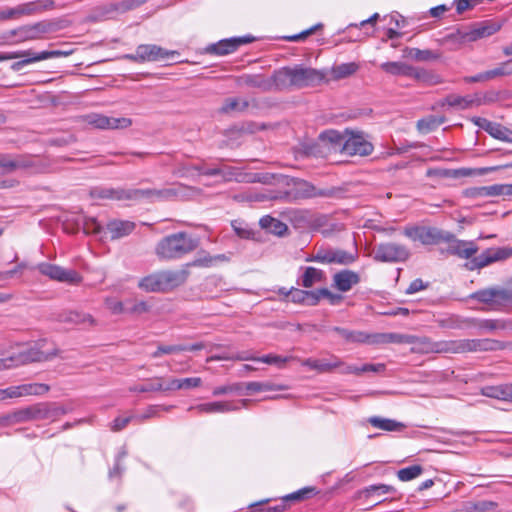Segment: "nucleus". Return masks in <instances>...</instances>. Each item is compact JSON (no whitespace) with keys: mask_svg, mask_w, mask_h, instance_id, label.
<instances>
[{"mask_svg":"<svg viewBox=\"0 0 512 512\" xmlns=\"http://www.w3.org/2000/svg\"><path fill=\"white\" fill-rule=\"evenodd\" d=\"M358 257L359 254L356 248L353 251H346L340 248L320 246L306 261L346 266L353 264Z\"/></svg>","mask_w":512,"mask_h":512,"instance_id":"nucleus-8","label":"nucleus"},{"mask_svg":"<svg viewBox=\"0 0 512 512\" xmlns=\"http://www.w3.org/2000/svg\"><path fill=\"white\" fill-rule=\"evenodd\" d=\"M445 116L428 115L419 119L416 123L417 130L422 134L434 131L437 127L446 122Z\"/></svg>","mask_w":512,"mask_h":512,"instance_id":"nucleus-39","label":"nucleus"},{"mask_svg":"<svg viewBox=\"0 0 512 512\" xmlns=\"http://www.w3.org/2000/svg\"><path fill=\"white\" fill-rule=\"evenodd\" d=\"M405 52L407 56L411 57L416 61H431L440 58V55L433 52L432 50H421L418 48H406Z\"/></svg>","mask_w":512,"mask_h":512,"instance_id":"nucleus-55","label":"nucleus"},{"mask_svg":"<svg viewBox=\"0 0 512 512\" xmlns=\"http://www.w3.org/2000/svg\"><path fill=\"white\" fill-rule=\"evenodd\" d=\"M481 394L489 398L511 401V384L485 386L481 389Z\"/></svg>","mask_w":512,"mask_h":512,"instance_id":"nucleus-37","label":"nucleus"},{"mask_svg":"<svg viewBox=\"0 0 512 512\" xmlns=\"http://www.w3.org/2000/svg\"><path fill=\"white\" fill-rule=\"evenodd\" d=\"M346 129L343 133L337 130H326L320 133L319 140L325 146L328 154L341 152L343 153V144L345 143Z\"/></svg>","mask_w":512,"mask_h":512,"instance_id":"nucleus-25","label":"nucleus"},{"mask_svg":"<svg viewBox=\"0 0 512 512\" xmlns=\"http://www.w3.org/2000/svg\"><path fill=\"white\" fill-rule=\"evenodd\" d=\"M45 344H46L45 340L38 341L30 349L21 351L18 354H16L15 358H16L17 366L25 365V364L33 363V362H44V361L50 360L54 356H56V354H57L56 350H52L50 352L43 350V347L45 346Z\"/></svg>","mask_w":512,"mask_h":512,"instance_id":"nucleus-16","label":"nucleus"},{"mask_svg":"<svg viewBox=\"0 0 512 512\" xmlns=\"http://www.w3.org/2000/svg\"><path fill=\"white\" fill-rule=\"evenodd\" d=\"M423 470L424 469L421 465H412L398 470L397 477L403 482L410 481L420 476L423 473Z\"/></svg>","mask_w":512,"mask_h":512,"instance_id":"nucleus-57","label":"nucleus"},{"mask_svg":"<svg viewBox=\"0 0 512 512\" xmlns=\"http://www.w3.org/2000/svg\"><path fill=\"white\" fill-rule=\"evenodd\" d=\"M301 365L308 367L311 370H315L318 373H329L335 370L336 368L346 366L344 362L335 355H331L329 359L307 358L301 360Z\"/></svg>","mask_w":512,"mask_h":512,"instance_id":"nucleus-22","label":"nucleus"},{"mask_svg":"<svg viewBox=\"0 0 512 512\" xmlns=\"http://www.w3.org/2000/svg\"><path fill=\"white\" fill-rule=\"evenodd\" d=\"M238 83L240 85L258 88L263 92H268L274 89L277 90L274 73L272 74L271 78H266L261 74H244L239 77Z\"/></svg>","mask_w":512,"mask_h":512,"instance_id":"nucleus-23","label":"nucleus"},{"mask_svg":"<svg viewBox=\"0 0 512 512\" xmlns=\"http://www.w3.org/2000/svg\"><path fill=\"white\" fill-rule=\"evenodd\" d=\"M413 66L402 62H385L381 65V69L392 75L412 76Z\"/></svg>","mask_w":512,"mask_h":512,"instance_id":"nucleus-48","label":"nucleus"},{"mask_svg":"<svg viewBox=\"0 0 512 512\" xmlns=\"http://www.w3.org/2000/svg\"><path fill=\"white\" fill-rule=\"evenodd\" d=\"M274 78L277 90L301 89L320 84L325 79V74L314 68L295 65L275 70Z\"/></svg>","mask_w":512,"mask_h":512,"instance_id":"nucleus-2","label":"nucleus"},{"mask_svg":"<svg viewBox=\"0 0 512 512\" xmlns=\"http://www.w3.org/2000/svg\"><path fill=\"white\" fill-rule=\"evenodd\" d=\"M87 122L97 129H125L132 125V120L126 117H108L101 114H90Z\"/></svg>","mask_w":512,"mask_h":512,"instance_id":"nucleus-19","label":"nucleus"},{"mask_svg":"<svg viewBox=\"0 0 512 512\" xmlns=\"http://www.w3.org/2000/svg\"><path fill=\"white\" fill-rule=\"evenodd\" d=\"M331 330L337 333L346 343L362 344L363 331H353L339 326H335Z\"/></svg>","mask_w":512,"mask_h":512,"instance_id":"nucleus-52","label":"nucleus"},{"mask_svg":"<svg viewBox=\"0 0 512 512\" xmlns=\"http://www.w3.org/2000/svg\"><path fill=\"white\" fill-rule=\"evenodd\" d=\"M53 30V24L49 21H40L19 27V37L15 43L40 39L43 34Z\"/></svg>","mask_w":512,"mask_h":512,"instance_id":"nucleus-20","label":"nucleus"},{"mask_svg":"<svg viewBox=\"0 0 512 512\" xmlns=\"http://www.w3.org/2000/svg\"><path fill=\"white\" fill-rule=\"evenodd\" d=\"M463 353L468 352H493L512 348V342H504L496 339H462Z\"/></svg>","mask_w":512,"mask_h":512,"instance_id":"nucleus-15","label":"nucleus"},{"mask_svg":"<svg viewBox=\"0 0 512 512\" xmlns=\"http://www.w3.org/2000/svg\"><path fill=\"white\" fill-rule=\"evenodd\" d=\"M135 229V223L128 220L114 219L107 223L106 230L110 234L111 240L120 239L128 236Z\"/></svg>","mask_w":512,"mask_h":512,"instance_id":"nucleus-31","label":"nucleus"},{"mask_svg":"<svg viewBox=\"0 0 512 512\" xmlns=\"http://www.w3.org/2000/svg\"><path fill=\"white\" fill-rule=\"evenodd\" d=\"M202 383L201 378L191 377L184 379H171L167 382L168 391L179 389H191L199 387Z\"/></svg>","mask_w":512,"mask_h":512,"instance_id":"nucleus-50","label":"nucleus"},{"mask_svg":"<svg viewBox=\"0 0 512 512\" xmlns=\"http://www.w3.org/2000/svg\"><path fill=\"white\" fill-rule=\"evenodd\" d=\"M178 54L177 51H168L157 45L141 44L137 47V57L140 62L156 61Z\"/></svg>","mask_w":512,"mask_h":512,"instance_id":"nucleus-28","label":"nucleus"},{"mask_svg":"<svg viewBox=\"0 0 512 512\" xmlns=\"http://www.w3.org/2000/svg\"><path fill=\"white\" fill-rule=\"evenodd\" d=\"M469 298L498 308L512 303V291L504 288H486L470 294Z\"/></svg>","mask_w":512,"mask_h":512,"instance_id":"nucleus-11","label":"nucleus"},{"mask_svg":"<svg viewBox=\"0 0 512 512\" xmlns=\"http://www.w3.org/2000/svg\"><path fill=\"white\" fill-rule=\"evenodd\" d=\"M36 269L42 275L58 282L68 283L71 285H78L82 282V276L74 269H65L61 266L48 262L38 264Z\"/></svg>","mask_w":512,"mask_h":512,"instance_id":"nucleus-12","label":"nucleus"},{"mask_svg":"<svg viewBox=\"0 0 512 512\" xmlns=\"http://www.w3.org/2000/svg\"><path fill=\"white\" fill-rule=\"evenodd\" d=\"M17 423L39 420H56L66 414V409L55 403H38L16 410Z\"/></svg>","mask_w":512,"mask_h":512,"instance_id":"nucleus-7","label":"nucleus"},{"mask_svg":"<svg viewBox=\"0 0 512 512\" xmlns=\"http://www.w3.org/2000/svg\"><path fill=\"white\" fill-rule=\"evenodd\" d=\"M411 78L428 86L436 85L442 82L441 77L432 71H428L426 69H418L415 67L413 68Z\"/></svg>","mask_w":512,"mask_h":512,"instance_id":"nucleus-46","label":"nucleus"},{"mask_svg":"<svg viewBox=\"0 0 512 512\" xmlns=\"http://www.w3.org/2000/svg\"><path fill=\"white\" fill-rule=\"evenodd\" d=\"M386 370V365L383 363L377 364H364L361 367H356L352 365H346L344 369L341 371L343 374H356L360 375L364 372H374V373H382Z\"/></svg>","mask_w":512,"mask_h":512,"instance_id":"nucleus-49","label":"nucleus"},{"mask_svg":"<svg viewBox=\"0 0 512 512\" xmlns=\"http://www.w3.org/2000/svg\"><path fill=\"white\" fill-rule=\"evenodd\" d=\"M161 274L164 292H169L183 285L187 281L190 272L185 267L180 270H162Z\"/></svg>","mask_w":512,"mask_h":512,"instance_id":"nucleus-27","label":"nucleus"},{"mask_svg":"<svg viewBox=\"0 0 512 512\" xmlns=\"http://www.w3.org/2000/svg\"><path fill=\"white\" fill-rule=\"evenodd\" d=\"M57 320L59 322L72 323L76 325L93 326L95 324V320L90 314H85L78 311L61 312L58 315Z\"/></svg>","mask_w":512,"mask_h":512,"instance_id":"nucleus-34","label":"nucleus"},{"mask_svg":"<svg viewBox=\"0 0 512 512\" xmlns=\"http://www.w3.org/2000/svg\"><path fill=\"white\" fill-rule=\"evenodd\" d=\"M198 246L199 239L180 231L163 237L155 247V254L161 260H176L193 252Z\"/></svg>","mask_w":512,"mask_h":512,"instance_id":"nucleus-3","label":"nucleus"},{"mask_svg":"<svg viewBox=\"0 0 512 512\" xmlns=\"http://www.w3.org/2000/svg\"><path fill=\"white\" fill-rule=\"evenodd\" d=\"M438 324L440 327L446 328V329H465V328H469V318L462 319V318L453 316V317L439 320Z\"/></svg>","mask_w":512,"mask_h":512,"instance_id":"nucleus-59","label":"nucleus"},{"mask_svg":"<svg viewBox=\"0 0 512 512\" xmlns=\"http://www.w3.org/2000/svg\"><path fill=\"white\" fill-rule=\"evenodd\" d=\"M286 184L289 187L287 190L279 191L277 194L271 196L270 199L283 202H295L316 197L342 199L347 192L342 186L317 188L312 183L301 179H286Z\"/></svg>","mask_w":512,"mask_h":512,"instance_id":"nucleus-1","label":"nucleus"},{"mask_svg":"<svg viewBox=\"0 0 512 512\" xmlns=\"http://www.w3.org/2000/svg\"><path fill=\"white\" fill-rule=\"evenodd\" d=\"M296 359H297V357H295V356L282 357L279 355L268 354V355H264L262 357H257L255 359V361H260V362H263V363H266L269 365H277L278 367H283L284 364L287 363L288 361L296 360Z\"/></svg>","mask_w":512,"mask_h":512,"instance_id":"nucleus-61","label":"nucleus"},{"mask_svg":"<svg viewBox=\"0 0 512 512\" xmlns=\"http://www.w3.org/2000/svg\"><path fill=\"white\" fill-rule=\"evenodd\" d=\"M368 423L373 427L384 430V431H402L405 425L393 419L381 418L378 416H372L368 418Z\"/></svg>","mask_w":512,"mask_h":512,"instance_id":"nucleus-41","label":"nucleus"},{"mask_svg":"<svg viewBox=\"0 0 512 512\" xmlns=\"http://www.w3.org/2000/svg\"><path fill=\"white\" fill-rule=\"evenodd\" d=\"M229 257L225 254L210 255L207 251L201 249L197 252V257L187 263L185 266L188 267H212L218 262H228Z\"/></svg>","mask_w":512,"mask_h":512,"instance_id":"nucleus-32","label":"nucleus"},{"mask_svg":"<svg viewBox=\"0 0 512 512\" xmlns=\"http://www.w3.org/2000/svg\"><path fill=\"white\" fill-rule=\"evenodd\" d=\"M19 18L34 16L55 8L54 0H35L17 5Z\"/></svg>","mask_w":512,"mask_h":512,"instance_id":"nucleus-29","label":"nucleus"},{"mask_svg":"<svg viewBox=\"0 0 512 512\" xmlns=\"http://www.w3.org/2000/svg\"><path fill=\"white\" fill-rule=\"evenodd\" d=\"M254 41L255 37L251 35L222 39L217 43L208 45L205 52L211 55L224 56L235 52L240 46Z\"/></svg>","mask_w":512,"mask_h":512,"instance_id":"nucleus-14","label":"nucleus"},{"mask_svg":"<svg viewBox=\"0 0 512 512\" xmlns=\"http://www.w3.org/2000/svg\"><path fill=\"white\" fill-rule=\"evenodd\" d=\"M501 24L492 20H486L471 25V29L463 32L458 29L456 32L450 33L443 39L444 42L463 45L470 42L489 37L501 29Z\"/></svg>","mask_w":512,"mask_h":512,"instance_id":"nucleus-5","label":"nucleus"},{"mask_svg":"<svg viewBox=\"0 0 512 512\" xmlns=\"http://www.w3.org/2000/svg\"><path fill=\"white\" fill-rule=\"evenodd\" d=\"M475 327L479 330L494 331L499 329H505L506 324L502 320L498 319H476L469 318V328Z\"/></svg>","mask_w":512,"mask_h":512,"instance_id":"nucleus-43","label":"nucleus"},{"mask_svg":"<svg viewBox=\"0 0 512 512\" xmlns=\"http://www.w3.org/2000/svg\"><path fill=\"white\" fill-rule=\"evenodd\" d=\"M252 400L241 399L237 403L228 401H217L210 403L199 404L195 407H190L189 410H196L198 413H223L230 411H237L241 408H246Z\"/></svg>","mask_w":512,"mask_h":512,"instance_id":"nucleus-17","label":"nucleus"},{"mask_svg":"<svg viewBox=\"0 0 512 512\" xmlns=\"http://www.w3.org/2000/svg\"><path fill=\"white\" fill-rule=\"evenodd\" d=\"M498 167H486V168H478V169H472V168H461V169H455L451 170V177L458 178V177H468L472 175H484L488 172L497 170Z\"/></svg>","mask_w":512,"mask_h":512,"instance_id":"nucleus-58","label":"nucleus"},{"mask_svg":"<svg viewBox=\"0 0 512 512\" xmlns=\"http://www.w3.org/2000/svg\"><path fill=\"white\" fill-rule=\"evenodd\" d=\"M489 135H491L495 139L512 143V130L499 123H495Z\"/></svg>","mask_w":512,"mask_h":512,"instance_id":"nucleus-62","label":"nucleus"},{"mask_svg":"<svg viewBox=\"0 0 512 512\" xmlns=\"http://www.w3.org/2000/svg\"><path fill=\"white\" fill-rule=\"evenodd\" d=\"M432 350L436 353L461 354L463 353L462 340L435 342L432 346Z\"/></svg>","mask_w":512,"mask_h":512,"instance_id":"nucleus-47","label":"nucleus"},{"mask_svg":"<svg viewBox=\"0 0 512 512\" xmlns=\"http://www.w3.org/2000/svg\"><path fill=\"white\" fill-rule=\"evenodd\" d=\"M303 149L307 156L325 157L328 155L327 151L325 150V146L319 139L316 142L305 144Z\"/></svg>","mask_w":512,"mask_h":512,"instance_id":"nucleus-63","label":"nucleus"},{"mask_svg":"<svg viewBox=\"0 0 512 512\" xmlns=\"http://www.w3.org/2000/svg\"><path fill=\"white\" fill-rule=\"evenodd\" d=\"M177 196V192L174 189H136L135 200L141 198L152 199H171Z\"/></svg>","mask_w":512,"mask_h":512,"instance_id":"nucleus-38","label":"nucleus"},{"mask_svg":"<svg viewBox=\"0 0 512 512\" xmlns=\"http://www.w3.org/2000/svg\"><path fill=\"white\" fill-rule=\"evenodd\" d=\"M136 189L94 187L89 195L94 199L135 200Z\"/></svg>","mask_w":512,"mask_h":512,"instance_id":"nucleus-18","label":"nucleus"},{"mask_svg":"<svg viewBox=\"0 0 512 512\" xmlns=\"http://www.w3.org/2000/svg\"><path fill=\"white\" fill-rule=\"evenodd\" d=\"M314 212L308 209H288L283 212L284 218L297 229H310Z\"/></svg>","mask_w":512,"mask_h":512,"instance_id":"nucleus-26","label":"nucleus"},{"mask_svg":"<svg viewBox=\"0 0 512 512\" xmlns=\"http://www.w3.org/2000/svg\"><path fill=\"white\" fill-rule=\"evenodd\" d=\"M249 105L250 102L247 99L229 97L224 100L223 105L219 111L223 114H228L231 112H244L249 107Z\"/></svg>","mask_w":512,"mask_h":512,"instance_id":"nucleus-44","label":"nucleus"},{"mask_svg":"<svg viewBox=\"0 0 512 512\" xmlns=\"http://www.w3.org/2000/svg\"><path fill=\"white\" fill-rule=\"evenodd\" d=\"M317 493L318 492L315 487L308 486L282 497L280 501L282 504L285 503V505H287L288 508L290 502H300L313 497Z\"/></svg>","mask_w":512,"mask_h":512,"instance_id":"nucleus-45","label":"nucleus"},{"mask_svg":"<svg viewBox=\"0 0 512 512\" xmlns=\"http://www.w3.org/2000/svg\"><path fill=\"white\" fill-rule=\"evenodd\" d=\"M511 256L512 247L488 248L485 251H483L480 255L475 256L473 259L469 260L465 264V267L471 271L481 269L494 262L506 260Z\"/></svg>","mask_w":512,"mask_h":512,"instance_id":"nucleus-13","label":"nucleus"},{"mask_svg":"<svg viewBox=\"0 0 512 512\" xmlns=\"http://www.w3.org/2000/svg\"><path fill=\"white\" fill-rule=\"evenodd\" d=\"M445 242L449 243L448 252L462 259H473V256L479 250L478 246L473 241L459 240L454 234L450 241Z\"/></svg>","mask_w":512,"mask_h":512,"instance_id":"nucleus-24","label":"nucleus"},{"mask_svg":"<svg viewBox=\"0 0 512 512\" xmlns=\"http://www.w3.org/2000/svg\"><path fill=\"white\" fill-rule=\"evenodd\" d=\"M19 397L26 395H43L50 390V386L43 383H29L18 385Z\"/></svg>","mask_w":512,"mask_h":512,"instance_id":"nucleus-51","label":"nucleus"},{"mask_svg":"<svg viewBox=\"0 0 512 512\" xmlns=\"http://www.w3.org/2000/svg\"><path fill=\"white\" fill-rule=\"evenodd\" d=\"M0 176L12 174L17 170H28L31 173H46L49 171L50 163L39 156L28 154H0Z\"/></svg>","mask_w":512,"mask_h":512,"instance_id":"nucleus-4","label":"nucleus"},{"mask_svg":"<svg viewBox=\"0 0 512 512\" xmlns=\"http://www.w3.org/2000/svg\"><path fill=\"white\" fill-rule=\"evenodd\" d=\"M72 50H51V51H42V52H33L32 50H24V51H16V52H0V62L23 58L17 62H14L11 65V69L13 71H20L24 66L35 63L38 61L50 59V58H58V57H66L72 54Z\"/></svg>","mask_w":512,"mask_h":512,"instance_id":"nucleus-6","label":"nucleus"},{"mask_svg":"<svg viewBox=\"0 0 512 512\" xmlns=\"http://www.w3.org/2000/svg\"><path fill=\"white\" fill-rule=\"evenodd\" d=\"M130 391L145 393V392H158V391H168L167 383H165L162 377H154L148 379L146 383L142 385H137L130 388Z\"/></svg>","mask_w":512,"mask_h":512,"instance_id":"nucleus-42","label":"nucleus"},{"mask_svg":"<svg viewBox=\"0 0 512 512\" xmlns=\"http://www.w3.org/2000/svg\"><path fill=\"white\" fill-rule=\"evenodd\" d=\"M394 492H396V489L391 485L374 484V485H370V486L363 488L360 491V494L363 495L365 498H369L374 494L381 495V494L394 493Z\"/></svg>","mask_w":512,"mask_h":512,"instance_id":"nucleus-56","label":"nucleus"},{"mask_svg":"<svg viewBox=\"0 0 512 512\" xmlns=\"http://www.w3.org/2000/svg\"><path fill=\"white\" fill-rule=\"evenodd\" d=\"M325 279L324 271L315 267H306L297 283L305 288H311L315 283L323 282Z\"/></svg>","mask_w":512,"mask_h":512,"instance_id":"nucleus-36","label":"nucleus"},{"mask_svg":"<svg viewBox=\"0 0 512 512\" xmlns=\"http://www.w3.org/2000/svg\"><path fill=\"white\" fill-rule=\"evenodd\" d=\"M284 388V386L276 385L270 382H249L246 385V389L253 393L261 391L283 390Z\"/></svg>","mask_w":512,"mask_h":512,"instance_id":"nucleus-64","label":"nucleus"},{"mask_svg":"<svg viewBox=\"0 0 512 512\" xmlns=\"http://www.w3.org/2000/svg\"><path fill=\"white\" fill-rule=\"evenodd\" d=\"M144 0H123L118 3H112L109 5V11H117L124 13L130 10H134L144 4Z\"/></svg>","mask_w":512,"mask_h":512,"instance_id":"nucleus-60","label":"nucleus"},{"mask_svg":"<svg viewBox=\"0 0 512 512\" xmlns=\"http://www.w3.org/2000/svg\"><path fill=\"white\" fill-rule=\"evenodd\" d=\"M358 65L354 62L342 63L332 67L331 73L334 79H343L354 74Z\"/></svg>","mask_w":512,"mask_h":512,"instance_id":"nucleus-54","label":"nucleus"},{"mask_svg":"<svg viewBox=\"0 0 512 512\" xmlns=\"http://www.w3.org/2000/svg\"><path fill=\"white\" fill-rule=\"evenodd\" d=\"M359 282V274L352 270H341L333 275V286L341 292L349 291Z\"/></svg>","mask_w":512,"mask_h":512,"instance_id":"nucleus-30","label":"nucleus"},{"mask_svg":"<svg viewBox=\"0 0 512 512\" xmlns=\"http://www.w3.org/2000/svg\"><path fill=\"white\" fill-rule=\"evenodd\" d=\"M409 257V249L396 242L379 243L373 249V259L376 262L399 263L407 261Z\"/></svg>","mask_w":512,"mask_h":512,"instance_id":"nucleus-9","label":"nucleus"},{"mask_svg":"<svg viewBox=\"0 0 512 512\" xmlns=\"http://www.w3.org/2000/svg\"><path fill=\"white\" fill-rule=\"evenodd\" d=\"M446 103L450 107H456L464 110L474 105L475 99L470 96L449 94L446 96Z\"/></svg>","mask_w":512,"mask_h":512,"instance_id":"nucleus-53","label":"nucleus"},{"mask_svg":"<svg viewBox=\"0 0 512 512\" xmlns=\"http://www.w3.org/2000/svg\"><path fill=\"white\" fill-rule=\"evenodd\" d=\"M139 287L147 292H164L161 271L142 278Z\"/></svg>","mask_w":512,"mask_h":512,"instance_id":"nucleus-40","label":"nucleus"},{"mask_svg":"<svg viewBox=\"0 0 512 512\" xmlns=\"http://www.w3.org/2000/svg\"><path fill=\"white\" fill-rule=\"evenodd\" d=\"M259 225L262 229L276 236H284L288 232V227L284 222L270 215L263 216L259 220Z\"/></svg>","mask_w":512,"mask_h":512,"instance_id":"nucleus-35","label":"nucleus"},{"mask_svg":"<svg viewBox=\"0 0 512 512\" xmlns=\"http://www.w3.org/2000/svg\"><path fill=\"white\" fill-rule=\"evenodd\" d=\"M374 150L373 144L368 141L362 131L346 129L343 153L349 156H368Z\"/></svg>","mask_w":512,"mask_h":512,"instance_id":"nucleus-10","label":"nucleus"},{"mask_svg":"<svg viewBox=\"0 0 512 512\" xmlns=\"http://www.w3.org/2000/svg\"><path fill=\"white\" fill-rule=\"evenodd\" d=\"M453 234L435 227H424L420 235V242L424 245H433L440 242L450 241Z\"/></svg>","mask_w":512,"mask_h":512,"instance_id":"nucleus-33","label":"nucleus"},{"mask_svg":"<svg viewBox=\"0 0 512 512\" xmlns=\"http://www.w3.org/2000/svg\"><path fill=\"white\" fill-rule=\"evenodd\" d=\"M320 231L325 237H330L344 229V225L335 222L331 215L314 213L311 228Z\"/></svg>","mask_w":512,"mask_h":512,"instance_id":"nucleus-21","label":"nucleus"}]
</instances>
